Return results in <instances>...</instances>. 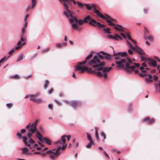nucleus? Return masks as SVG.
Masks as SVG:
<instances>
[{
    "label": "nucleus",
    "mask_w": 160,
    "mask_h": 160,
    "mask_svg": "<svg viewBox=\"0 0 160 160\" xmlns=\"http://www.w3.org/2000/svg\"><path fill=\"white\" fill-rule=\"evenodd\" d=\"M93 54L91 53L84 61L78 62L75 67V70L80 71L82 73L87 72L91 74H95L100 77L103 76L105 78H107V74L112 69V68L107 67L103 68L106 63L100 61V59L101 60L105 59L109 60L111 59V56L103 51H101L97 53L92 59L90 60Z\"/></svg>",
    "instance_id": "nucleus-1"
},
{
    "label": "nucleus",
    "mask_w": 160,
    "mask_h": 160,
    "mask_svg": "<svg viewBox=\"0 0 160 160\" xmlns=\"http://www.w3.org/2000/svg\"><path fill=\"white\" fill-rule=\"evenodd\" d=\"M128 55L126 52H119L114 53L113 56L115 60V62L117 64V67L121 68L124 67V69L128 72H131L136 67H139L140 65L138 63H133L132 60L126 57Z\"/></svg>",
    "instance_id": "nucleus-2"
},
{
    "label": "nucleus",
    "mask_w": 160,
    "mask_h": 160,
    "mask_svg": "<svg viewBox=\"0 0 160 160\" xmlns=\"http://www.w3.org/2000/svg\"><path fill=\"white\" fill-rule=\"evenodd\" d=\"M63 6L66 10V11H65L63 12L64 15L68 18H69V17H70L69 18V21L71 23V25H72V23H75V24H77L78 25H82L83 22H82V20L81 19L78 20L77 18L73 16L71 11L69 9L68 6L64 3Z\"/></svg>",
    "instance_id": "nucleus-3"
},
{
    "label": "nucleus",
    "mask_w": 160,
    "mask_h": 160,
    "mask_svg": "<svg viewBox=\"0 0 160 160\" xmlns=\"http://www.w3.org/2000/svg\"><path fill=\"white\" fill-rule=\"evenodd\" d=\"M126 40L129 47L133 50H135L136 52L139 53L140 54V57L141 59V61L142 62L144 60L147 61L148 58H146L144 56V55H145V53L143 51L139 48L137 45H136L135 47H133L128 40Z\"/></svg>",
    "instance_id": "nucleus-4"
},
{
    "label": "nucleus",
    "mask_w": 160,
    "mask_h": 160,
    "mask_svg": "<svg viewBox=\"0 0 160 160\" xmlns=\"http://www.w3.org/2000/svg\"><path fill=\"white\" fill-rule=\"evenodd\" d=\"M46 152L50 154V158L51 160H55L56 157L59 156L62 152V150L60 148H58L57 149L49 150Z\"/></svg>",
    "instance_id": "nucleus-5"
},
{
    "label": "nucleus",
    "mask_w": 160,
    "mask_h": 160,
    "mask_svg": "<svg viewBox=\"0 0 160 160\" xmlns=\"http://www.w3.org/2000/svg\"><path fill=\"white\" fill-rule=\"evenodd\" d=\"M107 19L106 21V22L108 23L109 25H113L114 28L116 30L121 32L124 31L123 27L121 25L119 24L116 25L114 23L112 22L113 20V19L112 18L109 16H107Z\"/></svg>",
    "instance_id": "nucleus-6"
},
{
    "label": "nucleus",
    "mask_w": 160,
    "mask_h": 160,
    "mask_svg": "<svg viewBox=\"0 0 160 160\" xmlns=\"http://www.w3.org/2000/svg\"><path fill=\"white\" fill-rule=\"evenodd\" d=\"M35 136L40 141L42 142H44L47 144L49 145H52V142L50 140L46 137H43V135L39 131H37L36 132Z\"/></svg>",
    "instance_id": "nucleus-7"
},
{
    "label": "nucleus",
    "mask_w": 160,
    "mask_h": 160,
    "mask_svg": "<svg viewBox=\"0 0 160 160\" xmlns=\"http://www.w3.org/2000/svg\"><path fill=\"white\" fill-rule=\"evenodd\" d=\"M138 75L140 77L147 76H148V78H144V81L147 84L150 83L153 81V78L152 75L149 74H147L146 72V71L144 72H143V73H139Z\"/></svg>",
    "instance_id": "nucleus-8"
},
{
    "label": "nucleus",
    "mask_w": 160,
    "mask_h": 160,
    "mask_svg": "<svg viewBox=\"0 0 160 160\" xmlns=\"http://www.w3.org/2000/svg\"><path fill=\"white\" fill-rule=\"evenodd\" d=\"M25 28L23 27L22 29V35H21L20 40L18 41L17 43V47L16 48V49H19L21 46L24 45L25 43V42H24V40L23 37L24 36V33Z\"/></svg>",
    "instance_id": "nucleus-9"
},
{
    "label": "nucleus",
    "mask_w": 160,
    "mask_h": 160,
    "mask_svg": "<svg viewBox=\"0 0 160 160\" xmlns=\"http://www.w3.org/2000/svg\"><path fill=\"white\" fill-rule=\"evenodd\" d=\"M89 23L94 27H97L99 28H104L105 27V26L103 24H101L99 22H97L94 19H91V20L89 22Z\"/></svg>",
    "instance_id": "nucleus-10"
},
{
    "label": "nucleus",
    "mask_w": 160,
    "mask_h": 160,
    "mask_svg": "<svg viewBox=\"0 0 160 160\" xmlns=\"http://www.w3.org/2000/svg\"><path fill=\"white\" fill-rule=\"evenodd\" d=\"M40 95L39 93H37L35 94L31 95L30 96V100L37 103H40L42 102V99L40 98L36 99L35 98Z\"/></svg>",
    "instance_id": "nucleus-11"
},
{
    "label": "nucleus",
    "mask_w": 160,
    "mask_h": 160,
    "mask_svg": "<svg viewBox=\"0 0 160 160\" xmlns=\"http://www.w3.org/2000/svg\"><path fill=\"white\" fill-rule=\"evenodd\" d=\"M26 130L25 129H22L21 130L20 132H18L16 135L17 136L20 138H22V139H23V142L25 143V144H26V140H27V137L26 136H22L21 135V134H23L25 133L26 132Z\"/></svg>",
    "instance_id": "nucleus-12"
},
{
    "label": "nucleus",
    "mask_w": 160,
    "mask_h": 160,
    "mask_svg": "<svg viewBox=\"0 0 160 160\" xmlns=\"http://www.w3.org/2000/svg\"><path fill=\"white\" fill-rule=\"evenodd\" d=\"M67 137V140L69 141L71 138V136L68 135L67 136L66 135H63L62 136L61 138V141H58L57 143L58 144H59V143H61V144H64L66 142V138Z\"/></svg>",
    "instance_id": "nucleus-13"
},
{
    "label": "nucleus",
    "mask_w": 160,
    "mask_h": 160,
    "mask_svg": "<svg viewBox=\"0 0 160 160\" xmlns=\"http://www.w3.org/2000/svg\"><path fill=\"white\" fill-rule=\"evenodd\" d=\"M67 103L71 106L73 108H75L81 105L80 102L77 101H73L72 102H67Z\"/></svg>",
    "instance_id": "nucleus-14"
},
{
    "label": "nucleus",
    "mask_w": 160,
    "mask_h": 160,
    "mask_svg": "<svg viewBox=\"0 0 160 160\" xmlns=\"http://www.w3.org/2000/svg\"><path fill=\"white\" fill-rule=\"evenodd\" d=\"M147 61L149 65H151L154 67H156L157 63L154 60L148 58L147 60Z\"/></svg>",
    "instance_id": "nucleus-15"
},
{
    "label": "nucleus",
    "mask_w": 160,
    "mask_h": 160,
    "mask_svg": "<svg viewBox=\"0 0 160 160\" xmlns=\"http://www.w3.org/2000/svg\"><path fill=\"white\" fill-rule=\"evenodd\" d=\"M28 131L31 132L32 134H33L35 132H36L38 131H37L36 127L35 124H34V123H32L30 125V128L29 129Z\"/></svg>",
    "instance_id": "nucleus-16"
},
{
    "label": "nucleus",
    "mask_w": 160,
    "mask_h": 160,
    "mask_svg": "<svg viewBox=\"0 0 160 160\" xmlns=\"http://www.w3.org/2000/svg\"><path fill=\"white\" fill-rule=\"evenodd\" d=\"M143 122H146L149 124H152L154 122V121L153 119H150L149 117H147L143 119Z\"/></svg>",
    "instance_id": "nucleus-17"
},
{
    "label": "nucleus",
    "mask_w": 160,
    "mask_h": 160,
    "mask_svg": "<svg viewBox=\"0 0 160 160\" xmlns=\"http://www.w3.org/2000/svg\"><path fill=\"white\" fill-rule=\"evenodd\" d=\"M29 142H27V139L26 140V144H25L28 147H31L32 145L35 143V142L31 138H29Z\"/></svg>",
    "instance_id": "nucleus-18"
},
{
    "label": "nucleus",
    "mask_w": 160,
    "mask_h": 160,
    "mask_svg": "<svg viewBox=\"0 0 160 160\" xmlns=\"http://www.w3.org/2000/svg\"><path fill=\"white\" fill-rule=\"evenodd\" d=\"M147 67L146 63L145 62H144L142 64V66L140 67V70L141 71L143 72H144L146 70L144 69H148L147 68H144V67Z\"/></svg>",
    "instance_id": "nucleus-19"
},
{
    "label": "nucleus",
    "mask_w": 160,
    "mask_h": 160,
    "mask_svg": "<svg viewBox=\"0 0 160 160\" xmlns=\"http://www.w3.org/2000/svg\"><path fill=\"white\" fill-rule=\"evenodd\" d=\"M71 26L74 29H77L79 31H80L82 30V28L79 27L77 24L72 23Z\"/></svg>",
    "instance_id": "nucleus-20"
},
{
    "label": "nucleus",
    "mask_w": 160,
    "mask_h": 160,
    "mask_svg": "<svg viewBox=\"0 0 160 160\" xmlns=\"http://www.w3.org/2000/svg\"><path fill=\"white\" fill-rule=\"evenodd\" d=\"M92 19V18L89 15H88L84 18L82 20V22L84 23H87L88 22V21L90 22L91 20V19Z\"/></svg>",
    "instance_id": "nucleus-21"
},
{
    "label": "nucleus",
    "mask_w": 160,
    "mask_h": 160,
    "mask_svg": "<svg viewBox=\"0 0 160 160\" xmlns=\"http://www.w3.org/2000/svg\"><path fill=\"white\" fill-rule=\"evenodd\" d=\"M29 151L28 148L26 147H25L22 148V153L23 154L25 155H27L28 154V152Z\"/></svg>",
    "instance_id": "nucleus-22"
},
{
    "label": "nucleus",
    "mask_w": 160,
    "mask_h": 160,
    "mask_svg": "<svg viewBox=\"0 0 160 160\" xmlns=\"http://www.w3.org/2000/svg\"><path fill=\"white\" fill-rule=\"evenodd\" d=\"M144 38L145 39H148L150 41H152L153 40L152 37L149 35H145Z\"/></svg>",
    "instance_id": "nucleus-23"
},
{
    "label": "nucleus",
    "mask_w": 160,
    "mask_h": 160,
    "mask_svg": "<svg viewBox=\"0 0 160 160\" xmlns=\"http://www.w3.org/2000/svg\"><path fill=\"white\" fill-rule=\"evenodd\" d=\"M113 39L118 41L119 40H122V38L119 35L117 34H115L114 36V37Z\"/></svg>",
    "instance_id": "nucleus-24"
},
{
    "label": "nucleus",
    "mask_w": 160,
    "mask_h": 160,
    "mask_svg": "<svg viewBox=\"0 0 160 160\" xmlns=\"http://www.w3.org/2000/svg\"><path fill=\"white\" fill-rule=\"evenodd\" d=\"M104 28V32L105 33L107 34H111V32H110L111 29H110L109 28Z\"/></svg>",
    "instance_id": "nucleus-25"
},
{
    "label": "nucleus",
    "mask_w": 160,
    "mask_h": 160,
    "mask_svg": "<svg viewBox=\"0 0 160 160\" xmlns=\"http://www.w3.org/2000/svg\"><path fill=\"white\" fill-rule=\"evenodd\" d=\"M49 81L48 80H45V83H44L43 86L44 88L45 89H46L47 88L49 84Z\"/></svg>",
    "instance_id": "nucleus-26"
},
{
    "label": "nucleus",
    "mask_w": 160,
    "mask_h": 160,
    "mask_svg": "<svg viewBox=\"0 0 160 160\" xmlns=\"http://www.w3.org/2000/svg\"><path fill=\"white\" fill-rule=\"evenodd\" d=\"M98 16H99L101 18H104L105 19H107V16H108V15L105 14L104 15H103V14H102L101 12H100L98 15Z\"/></svg>",
    "instance_id": "nucleus-27"
},
{
    "label": "nucleus",
    "mask_w": 160,
    "mask_h": 160,
    "mask_svg": "<svg viewBox=\"0 0 160 160\" xmlns=\"http://www.w3.org/2000/svg\"><path fill=\"white\" fill-rule=\"evenodd\" d=\"M98 16H99L101 18H104L105 19H107V16H108V15L105 14L104 15H103V14H102L101 12H100L98 15Z\"/></svg>",
    "instance_id": "nucleus-28"
},
{
    "label": "nucleus",
    "mask_w": 160,
    "mask_h": 160,
    "mask_svg": "<svg viewBox=\"0 0 160 160\" xmlns=\"http://www.w3.org/2000/svg\"><path fill=\"white\" fill-rule=\"evenodd\" d=\"M126 34H127V38H128V39H129V40H131V41H132L133 42V43L134 44H136V41H135L133 40L131 38V36H130V35L128 34V33H126Z\"/></svg>",
    "instance_id": "nucleus-29"
},
{
    "label": "nucleus",
    "mask_w": 160,
    "mask_h": 160,
    "mask_svg": "<svg viewBox=\"0 0 160 160\" xmlns=\"http://www.w3.org/2000/svg\"><path fill=\"white\" fill-rule=\"evenodd\" d=\"M31 1L32 5L31 8V9H33L35 5L36 1V0H31Z\"/></svg>",
    "instance_id": "nucleus-30"
},
{
    "label": "nucleus",
    "mask_w": 160,
    "mask_h": 160,
    "mask_svg": "<svg viewBox=\"0 0 160 160\" xmlns=\"http://www.w3.org/2000/svg\"><path fill=\"white\" fill-rule=\"evenodd\" d=\"M24 57L23 54H21L19 57H18V60H17V62H18L22 60L23 59Z\"/></svg>",
    "instance_id": "nucleus-31"
},
{
    "label": "nucleus",
    "mask_w": 160,
    "mask_h": 160,
    "mask_svg": "<svg viewBox=\"0 0 160 160\" xmlns=\"http://www.w3.org/2000/svg\"><path fill=\"white\" fill-rule=\"evenodd\" d=\"M50 49V48L49 47H48L47 48L44 49L42 50L41 51L42 53H44L46 52H48L49 51Z\"/></svg>",
    "instance_id": "nucleus-32"
},
{
    "label": "nucleus",
    "mask_w": 160,
    "mask_h": 160,
    "mask_svg": "<svg viewBox=\"0 0 160 160\" xmlns=\"http://www.w3.org/2000/svg\"><path fill=\"white\" fill-rule=\"evenodd\" d=\"M94 143L93 141H90V142L88 143L86 146V147L87 148H90L91 146L93 145Z\"/></svg>",
    "instance_id": "nucleus-33"
},
{
    "label": "nucleus",
    "mask_w": 160,
    "mask_h": 160,
    "mask_svg": "<svg viewBox=\"0 0 160 160\" xmlns=\"http://www.w3.org/2000/svg\"><path fill=\"white\" fill-rule=\"evenodd\" d=\"M88 139L90 141H93L90 135L88 133H87Z\"/></svg>",
    "instance_id": "nucleus-34"
},
{
    "label": "nucleus",
    "mask_w": 160,
    "mask_h": 160,
    "mask_svg": "<svg viewBox=\"0 0 160 160\" xmlns=\"http://www.w3.org/2000/svg\"><path fill=\"white\" fill-rule=\"evenodd\" d=\"M17 47H16L15 48V49L13 48V49H11L10 51H9V52L8 53V54L10 55H12V53L14 52H15V50H17V49H16V48Z\"/></svg>",
    "instance_id": "nucleus-35"
},
{
    "label": "nucleus",
    "mask_w": 160,
    "mask_h": 160,
    "mask_svg": "<svg viewBox=\"0 0 160 160\" xmlns=\"http://www.w3.org/2000/svg\"><path fill=\"white\" fill-rule=\"evenodd\" d=\"M101 136L102 137H103V138L104 139H105L106 138V134L103 131H102L101 132Z\"/></svg>",
    "instance_id": "nucleus-36"
},
{
    "label": "nucleus",
    "mask_w": 160,
    "mask_h": 160,
    "mask_svg": "<svg viewBox=\"0 0 160 160\" xmlns=\"http://www.w3.org/2000/svg\"><path fill=\"white\" fill-rule=\"evenodd\" d=\"M84 5L88 10L90 11L92 9L91 6H90L89 5L86 4H85Z\"/></svg>",
    "instance_id": "nucleus-37"
},
{
    "label": "nucleus",
    "mask_w": 160,
    "mask_h": 160,
    "mask_svg": "<svg viewBox=\"0 0 160 160\" xmlns=\"http://www.w3.org/2000/svg\"><path fill=\"white\" fill-rule=\"evenodd\" d=\"M67 145H63L62 147H59L58 148H60V149L62 150V152L63 150H64L66 147Z\"/></svg>",
    "instance_id": "nucleus-38"
},
{
    "label": "nucleus",
    "mask_w": 160,
    "mask_h": 160,
    "mask_svg": "<svg viewBox=\"0 0 160 160\" xmlns=\"http://www.w3.org/2000/svg\"><path fill=\"white\" fill-rule=\"evenodd\" d=\"M7 58V56H5V57H3L0 60V63H2Z\"/></svg>",
    "instance_id": "nucleus-39"
},
{
    "label": "nucleus",
    "mask_w": 160,
    "mask_h": 160,
    "mask_svg": "<svg viewBox=\"0 0 160 160\" xmlns=\"http://www.w3.org/2000/svg\"><path fill=\"white\" fill-rule=\"evenodd\" d=\"M144 32L145 35H147V34H149V31L148 30L146 27L144 28Z\"/></svg>",
    "instance_id": "nucleus-40"
},
{
    "label": "nucleus",
    "mask_w": 160,
    "mask_h": 160,
    "mask_svg": "<svg viewBox=\"0 0 160 160\" xmlns=\"http://www.w3.org/2000/svg\"><path fill=\"white\" fill-rule=\"evenodd\" d=\"M94 12L95 13H96L98 15L100 13L99 11L96 9V8H95L94 9Z\"/></svg>",
    "instance_id": "nucleus-41"
},
{
    "label": "nucleus",
    "mask_w": 160,
    "mask_h": 160,
    "mask_svg": "<svg viewBox=\"0 0 160 160\" xmlns=\"http://www.w3.org/2000/svg\"><path fill=\"white\" fill-rule=\"evenodd\" d=\"M6 105L9 108H11L12 106V104L11 103H7L6 104Z\"/></svg>",
    "instance_id": "nucleus-42"
},
{
    "label": "nucleus",
    "mask_w": 160,
    "mask_h": 160,
    "mask_svg": "<svg viewBox=\"0 0 160 160\" xmlns=\"http://www.w3.org/2000/svg\"><path fill=\"white\" fill-rule=\"evenodd\" d=\"M103 154H104V155L106 157H107L109 159L110 158V157H109V155H108V153L106 152L105 151H103Z\"/></svg>",
    "instance_id": "nucleus-43"
},
{
    "label": "nucleus",
    "mask_w": 160,
    "mask_h": 160,
    "mask_svg": "<svg viewBox=\"0 0 160 160\" xmlns=\"http://www.w3.org/2000/svg\"><path fill=\"white\" fill-rule=\"evenodd\" d=\"M12 77L16 79H18L19 77V76L18 74H15V75H13Z\"/></svg>",
    "instance_id": "nucleus-44"
},
{
    "label": "nucleus",
    "mask_w": 160,
    "mask_h": 160,
    "mask_svg": "<svg viewBox=\"0 0 160 160\" xmlns=\"http://www.w3.org/2000/svg\"><path fill=\"white\" fill-rule=\"evenodd\" d=\"M27 135L28 136V138L29 139L31 138L32 134L31 133L28 132L27 133Z\"/></svg>",
    "instance_id": "nucleus-45"
},
{
    "label": "nucleus",
    "mask_w": 160,
    "mask_h": 160,
    "mask_svg": "<svg viewBox=\"0 0 160 160\" xmlns=\"http://www.w3.org/2000/svg\"><path fill=\"white\" fill-rule=\"evenodd\" d=\"M54 101L58 105H61V102H59V101H58L57 100L55 99L54 100Z\"/></svg>",
    "instance_id": "nucleus-46"
},
{
    "label": "nucleus",
    "mask_w": 160,
    "mask_h": 160,
    "mask_svg": "<svg viewBox=\"0 0 160 160\" xmlns=\"http://www.w3.org/2000/svg\"><path fill=\"white\" fill-rule=\"evenodd\" d=\"M128 52L129 54L130 55H132L133 53V52L131 49H129L128 50Z\"/></svg>",
    "instance_id": "nucleus-47"
},
{
    "label": "nucleus",
    "mask_w": 160,
    "mask_h": 160,
    "mask_svg": "<svg viewBox=\"0 0 160 160\" xmlns=\"http://www.w3.org/2000/svg\"><path fill=\"white\" fill-rule=\"evenodd\" d=\"M40 142H38V143L40 145V147L43 148V147H44V145L43 144V142H42L41 141H40Z\"/></svg>",
    "instance_id": "nucleus-48"
},
{
    "label": "nucleus",
    "mask_w": 160,
    "mask_h": 160,
    "mask_svg": "<svg viewBox=\"0 0 160 160\" xmlns=\"http://www.w3.org/2000/svg\"><path fill=\"white\" fill-rule=\"evenodd\" d=\"M29 14H27L26 16V17L24 18V21H27V19L29 17Z\"/></svg>",
    "instance_id": "nucleus-49"
},
{
    "label": "nucleus",
    "mask_w": 160,
    "mask_h": 160,
    "mask_svg": "<svg viewBox=\"0 0 160 160\" xmlns=\"http://www.w3.org/2000/svg\"><path fill=\"white\" fill-rule=\"evenodd\" d=\"M153 79H154L155 80H157L158 79V76L156 75H153Z\"/></svg>",
    "instance_id": "nucleus-50"
},
{
    "label": "nucleus",
    "mask_w": 160,
    "mask_h": 160,
    "mask_svg": "<svg viewBox=\"0 0 160 160\" xmlns=\"http://www.w3.org/2000/svg\"><path fill=\"white\" fill-rule=\"evenodd\" d=\"M53 91V88H51L49 90L48 93L49 94H51L52 93Z\"/></svg>",
    "instance_id": "nucleus-51"
},
{
    "label": "nucleus",
    "mask_w": 160,
    "mask_h": 160,
    "mask_svg": "<svg viewBox=\"0 0 160 160\" xmlns=\"http://www.w3.org/2000/svg\"><path fill=\"white\" fill-rule=\"evenodd\" d=\"M24 21L25 22V23H24L23 27H25V28H26L27 26V25H28V22L27 21Z\"/></svg>",
    "instance_id": "nucleus-52"
},
{
    "label": "nucleus",
    "mask_w": 160,
    "mask_h": 160,
    "mask_svg": "<svg viewBox=\"0 0 160 160\" xmlns=\"http://www.w3.org/2000/svg\"><path fill=\"white\" fill-rule=\"evenodd\" d=\"M107 38H108L110 39H113L114 37H113L111 35H109L107 36Z\"/></svg>",
    "instance_id": "nucleus-53"
},
{
    "label": "nucleus",
    "mask_w": 160,
    "mask_h": 160,
    "mask_svg": "<svg viewBox=\"0 0 160 160\" xmlns=\"http://www.w3.org/2000/svg\"><path fill=\"white\" fill-rule=\"evenodd\" d=\"M48 107L49 108L52 109L53 108V105L52 104H49L48 105Z\"/></svg>",
    "instance_id": "nucleus-54"
},
{
    "label": "nucleus",
    "mask_w": 160,
    "mask_h": 160,
    "mask_svg": "<svg viewBox=\"0 0 160 160\" xmlns=\"http://www.w3.org/2000/svg\"><path fill=\"white\" fill-rule=\"evenodd\" d=\"M42 147H36V149L37 150H41L42 151Z\"/></svg>",
    "instance_id": "nucleus-55"
},
{
    "label": "nucleus",
    "mask_w": 160,
    "mask_h": 160,
    "mask_svg": "<svg viewBox=\"0 0 160 160\" xmlns=\"http://www.w3.org/2000/svg\"><path fill=\"white\" fill-rule=\"evenodd\" d=\"M121 35L122 36V37L124 38H126L127 36L124 34L121 33Z\"/></svg>",
    "instance_id": "nucleus-56"
},
{
    "label": "nucleus",
    "mask_w": 160,
    "mask_h": 160,
    "mask_svg": "<svg viewBox=\"0 0 160 160\" xmlns=\"http://www.w3.org/2000/svg\"><path fill=\"white\" fill-rule=\"evenodd\" d=\"M56 47L57 48H61L62 47V44L60 43H58L56 44Z\"/></svg>",
    "instance_id": "nucleus-57"
},
{
    "label": "nucleus",
    "mask_w": 160,
    "mask_h": 160,
    "mask_svg": "<svg viewBox=\"0 0 160 160\" xmlns=\"http://www.w3.org/2000/svg\"><path fill=\"white\" fill-rule=\"evenodd\" d=\"M95 136H96L98 134V131L96 128H95Z\"/></svg>",
    "instance_id": "nucleus-58"
},
{
    "label": "nucleus",
    "mask_w": 160,
    "mask_h": 160,
    "mask_svg": "<svg viewBox=\"0 0 160 160\" xmlns=\"http://www.w3.org/2000/svg\"><path fill=\"white\" fill-rule=\"evenodd\" d=\"M59 96L60 97H62L64 96L62 92H60L59 94Z\"/></svg>",
    "instance_id": "nucleus-59"
},
{
    "label": "nucleus",
    "mask_w": 160,
    "mask_h": 160,
    "mask_svg": "<svg viewBox=\"0 0 160 160\" xmlns=\"http://www.w3.org/2000/svg\"><path fill=\"white\" fill-rule=\"evenodd\" d=\"M95 137H96V139L97 140H99V136H98V134L96 136H95Z\"/></svg>",
    "instance_id": "nucleus-60"
},
{
    "label": "nucleus",
    "mask_w": 160,
    "mask_h": 160,
    "mask_svg": "<svg viewBox=\"0 0 160 160\" xmlns=\"http://www.w3.org/2000/svg\"><path fill=\"white\" fill-rule=\"evenodd\" d=\"M30 124H31V123H29V124H28V125L26 126V129H28V128H29V127H30Z\"/></svg>",
    "instance_id": "nucleus-61"
},
{
    "label": "nucleus",
    "mask_w": 160,
    "mask_h": 160,
    "mask_svg": "<svg viewBox=\"0 0 160 160\" xmlns=\"http://www.w3.org/2000/svg\"><path fill=\"white\" fill-rule=\"evenodd\" d=\"M62 44V46H66L67 45L66 42H63L61 44Z\"/></svg>",
    "instance_id": "nucleus-62"
},
{
    "label": "nucleus",
    "mask_w": 160,
    "mask_h": 160,
    "mask_svg": "<svg viewBox=\"0 0 160 160\" xmlns=\"http://www.w3.org/2000/svg\"><path fill=\"white\" fill-rule=\"evenodd\" d=\"M33 153L34 154H41V152H33Z\"/></svg>",
    "instance_id": "nucleus-63"
},
{
    "label": "nucleus",
    "mask_w": 160,
    "mask_h": 160,
    "mask_svg": "<svg viewBox=\"0 0 160 160\" xmlns=\"http://www.w3.org/2000/svg\"><path fill=\"white\" fill-rule=\"evenodd\" d=\"M30 9V7H28L26 9V11L27 12H28L29 11V10Z\"/></svg>",
    "instance_id": "nucleus-64"
}]
</instances>
